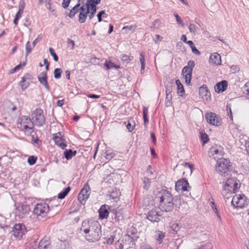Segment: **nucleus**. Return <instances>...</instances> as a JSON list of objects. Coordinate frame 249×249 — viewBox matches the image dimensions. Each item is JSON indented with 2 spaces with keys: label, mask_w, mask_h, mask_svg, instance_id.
<instances>
[{
  "label": "nucleus",
  "mask_w": 249,
  "mask_h": 249,
  "mask_svg": "<svg viewBox=\"0 0 249 249\" xmlns=\"http://www.w3.org/2000/svg\"><path fill=\"white\" fill-rule=\"evenodd\" d=\"M213 201H210V205L211 206V207H212V208L213 209V211L214 212V213H216L217 215V217L220 219H221V217L220 216V215L218 213V210H217V209L215 206V204L214 202V201H213V199H212Z\"/></svg>",
  "instance_id": "nucleus-40"
},
{
  "label": "nucleus",
  "mask_w": 249,
  "mask_h": 249,
  "mask_svg": "<svg viewBox=\"0 0 249 249\" xmlns=\"http://www.w3.org/2000/svg\"><path fill=\"white\" fill-rule=\"evenodd\" d=\"M120 195V192L119 190L117 189V188L113 189L112 191H111L110 193L109 194L110 198L115 201H116V199L118 198Z\"/></svg>",
  "instance_id": "nucleus-26"
},
{
  "label": "nucleus",
  "mask_w": 249,
  "mask_h": 249,
  "mask_svg": "<svg viewBox=\"0 0 249 249\" xmlns=\"http://www.w3.org/2000/svg\"><path fill=\"white\" fill-rule=\"evenodd\" d=\"M189 187L188 182L184 179L178 180L175 184V189L178 192L188 191Z\"/></svg>",
  "instance_id": "nucleus-12"
},
{
  "label": "nucleus",
  "mask_w": 249,
  "mask_h": 249,
  "mask_svg": "<svg viewBox=\"0 0 249 249\" xmlns=\"http://www.w3.org/2000/svg\"><path fill=\"white\" fill-rule=\"evenodd\" d=\"M37 158L36 157L34 156H30L28 159V163L30 165H32L36 163Z\"/></svg>",
  "instance_id": "nucleus-43"
},
{
  "label": "nucleus",
  "mask_w": 249,
  "mask_h": 249,
  "mask_svg": "<svg viewBox=\"0 0 249 249\" xmlns=\"http://www.w3.org/2000/svg\"><path fill=\"white\" fill-rule=\"evenodd\" d=\"M113 242H114V237L112 235L110 236V237L107 238L106 241L107 244L108 245L112 244Z\"/></svg>",
  "instance_id": "nucleus-55"
},
{
  "label": "nucleus",
  "mask_w": 249,
  "mask_h": 249,
  "mask_svg": "<svg viewBox=\"0 0 249 249\" xmlns=\"http://www.w3.org/2000/svg\"><path fill=\"white\" fill-rule=\"evenodd\" d=\"M44 3L46 8L50 10L51 8V0H44Z\"/></svg>",
  "instance_id": "nucleus-54"
},
{
  "label": "nucleus",
  "mask_w": 249,
  "mask_h": 249,
  "mask_svg": "<svg viewBox=\"0 0 249 249\" xmlns=\"http://www.w3.org/2000/svg\"><path fill=\"white\" fill-rule=\"evenodd\" d=\"M29 212V208L26 205H18L16 210V214L19 217L22 218L24 215Z\"/></svg>",
  "instance_id": "nucleus-16"
},
{
  "label": "nucleus",
  "mask_w": 249,
  "mask_h": 249,
  "mask_svg": "<svg viewBox=\"0 0 249 249\" xmlns=\"http://www.w3.org/2000/svg\"><path fill=\"white\" fill-rule=\"evenodd\" d=\"M101 0H88L87 2L91 3V4H98Z\"/></svg>",
  "instance_id": "nucleus-60"
},
{
  "label": "nucleus",
  "mask_w": 249,
  "mask_h": 249,
  "mask_svg": "<svg viewBox=\"0 0 249 249\" xmlns=\"http://www.w3.org/2000/svg\"><path fill=\"white\" fill-rule=\"evenodd\" d=\"M142 112H143V119L144 121V125L147 124L148 123V119L147 117V114H148V108L147 107H143L142 109Z\"/></svg>",
  "instance_id": "nucleus-36"
},
{
  "label": "nucleus",
  "mask_w": 249,
  "mask_h": 249,
  "mask_svg": "<svg viewBox=\"0 0 249 249\" xmlns=\"http://www.w3.org/2000/svg\"><path fill=\"white\" fill-rule=\"evenodd\" d=\"M165 232L163 231H156L155 233V238L159 244H161L163 241V239L165 237Z\"/></svg>",
  "instance_id": "nucleus-24"
},
{
  "label": "nucleus",
  "mask_w": 249,
  "mask_h": 249,
  "mask_svg": "<svg viewBox=\"0 0 249 249\" xmlns=\"http://www.w3.org/2000/svg\"><path fill=\"white\" fill-rule=\"evenodd\" d=\"M207 122L214 126H219L222 124V121L220 117L214 113H207L205 115Z\"/></svg>",
  "instance_id": "nucleus-9"
},
{
  "label": "nucleus",
  "mask_w": 249,
  "mask_h": 249,
  "mask_svg": "<svg viewBox=\"0 0 249 249\" xmlns=\"http://www.w3.org/2000/svg\"><path fill=\"white\" fill-rule=\"evenodd\" d=\"M62 72V71L60 68H56L54 70L53 74L54 77L55 79H59L61 76V73Z\"/></svg>",
  "instance_id": "nucleus-39"
},
{
  "label": "nucleus",
  "mask_w": 249,
  "mask_h": 249,
  "mask_svg": "<svg viewBox=\"0 0 249 249\" xmlns=\"http://www.w3.org/2000/svg\"><path fill=\"white\" fill-rule=\"evenodd\" d=\"M126 126L129 132H132L134 128L135 125H132L131 124L128 122L127 124L126 125Z\"/></svg>",
  "instance_id": "nucleus-51"
},
{
  "label": "nucleus",
  "mask_w": 249,
  "mask_h": 249,
  "mask_svg": "<svg viewBox=\"0 0 249 249\" xmlns=\"http://www.w3.org/2000/svg\"><path fill=\"white\" fill-rule=\"evenodd\" d=\"M90 193L89 186L87 183L81 190L78 195V199L81 203H82V201H85L89 198Z\"/></svg>",
  "instance_id": "nucleus-13"
},
{
  "label": "nucleus",
  "mask_w": 249,
  "mask_h": 249,
  "mask_svg": "<svg viewBox=\"0 0 249 249\" xmlns=\"http://www.w3.org/2000/svg\"><path fill=\"white\" fill-rule=\"evenodd\" d=\"M105 14V11H101L97 14V18L99 22H101L102 21V16Z\"/></svg>",
  "instance_id": "nucleus-53"
},
{
  "label": "nucleus",
  "mask_w": 249,
  "mask_h": 249,
  "mask_svg": "<svg viewBox=\"0 0 249 249\" xmlns=\"http://www.w3.org/2000/svg\"><path fill=\"white\" fill-rule=\"evenodd\" d=\"M215 170L221 176L228 175L231 170V162L224 158L219 159L216 164Z\"/></svg>",
  "instance_id": "nucleus-3"
},
{
  "label": "nucleus",
  "mask_w": 249,
  "mask_h": 249,
  "mask_svg": "<svg viewBox=\"0 0 249 249\" xmlns=\"http://www.w3.org/2000/svg\"><path fill=\"white\" fill-rule=\"evenodd\" d=\"M76 154V151H72L71 149L66 150L64 152L65 157L67 160L71 159Z\"/></svg>",
  "instance_id": "nucleus-30"
},
{
  "label": "nucleus",
  "mask_w": 249,
  "mask_h": 249,
  "mask_svg": "<svg viewBox=\"0 0 249 249\" xmlns=\"http://www.w3.org/2000/svg\"><path fill=\"white\" fill-rule=\"evenodd\" d=\"M25 65V63H23L22 65L21 64H19V65H18L16 66L14 68L11 69L9 71V74H12L15 72L16 71L19 70L22 66H24Z\"/></svg>",
  "instance_id": "nucleus-42"
},
{
  "label": "nucleus",
  "mask_w": 249,
  "mask_h": 249,
  "mask_svg": "<svg viewBox=\"0 0 249 249\" xmlns=\"http://www.w3.org/2000/svg\"><path fill=\"white\" fill-rule=\"evenodd\" d=\"M200 139L202 141L203 144H205L208 141V135L207 134L203 131L200 132Z\"/></svg>",
  "instance_id": "nucleus-38"
},
{
  "label": "nucleus",
  "mask_w": 249,
  "mask_h": 249,
  "mask_svg": "<svg viewBox=\"0 0 249 249\" xmlns=\"http://www.w3.org/2000/svg\"><path fill=\"white\" fill-rule=\"evenodd\" d=\"M191 49H192V52L194 54H196V55H199L200 54V52L198 50V49H197L196 48L195 46H194L193 47H192L191 48Z\"/></svg>",
  "instance_id": "nucleus-59"
},
{
  "label": "nucleus",
  "mask_w": 249,
  "mask_h": 249,
  "mask_svg": "<svg viewBox=\"0 0 249 249\" xmlns=\"http://www.w3.org/2000/svg\"><path fill=\"white\" fill-rule=\"evenodd\" d=\"M226 107H227V113L228 114V115H229L230 116V119L232 120L233 119V117H232V112H231V105H227L226 106Z\"/></svg>",
  "instance_id": "nucleus-47"
},
{
  "label": "nucleus",
  "mask_w": 249,
  "mask_h": 249,
  "mask_svg": "<svg viewBox=\"0 0 249 249\" xmlns=\"http://www.w3.org/2000/svg\"><path fill=\"white\" fill-rule=\"evenodd\" d=\"M209 62L213 65H220L221 64L220 55L217 53H211L209 58Z\"/></svg>",
  "instance_id": "nucleus-15"
},
{
  "label": "nucleus",
  "mask_w": 249,
  "mask_h": 249,
  "mask_svg": "<svg viewBox=\"0 0 249 249\" xmlns=\"http://www.w3.org/2000/svg\"><path fill=\"white\" fill-rule=\"evenodd\" d=\"M38 249H51L50 241L46 238H43L39 243Z\"/></svg>",
  "instance_id": "nucleus-22"
},
{
  "label": "nucleus",
  "mask_w": 249,
  "mask_h": 249,
  "mask_svg": "<svg viewBox=\"0 0 249 249\" xmlns=\"http://www.w3.org/2000/svg\"><path fill=\"white\" fill-rule=\"evenodd\" d=\"M160 22V20L159 19H156L155 20L152 25L153 26L151 27V28H158V26H157V24Z\"/></svg>",
  "instance_id": "nucleus-63"
},
{
  "label": "nucleus",
  "mask_w": 249,
  "mask_h": 249,
  "mask_svg": "<svg viewBox=\"0 0 249 249\" xmlns=\"http://www.w3.org/2000/svg\"><path fill=\"white\" fill-rule=\"evenodd\" d=\"M133 59V57L132 56H128L124 54H122L121 57V60L126 64L128 63Z\"/></svg>",
  "instance_id": "nucleus-37"
},
{
  "label": "nucleus",
  "mask_w": 249,
  "mask_h": 249,
  "mask_svg": "<svg viewBox=\"0 0 249 249\" xmlns=\"http://www.w3.org/2000/svg\"><path fill=\"white\" fill-rule=\"evenodd\" d=\"M246 197L245 196L242 194L241 197L239 201V204L236 205V208H243L245 207L246 205H247V203L246 201Z\"/></svg>",
  "instance_id": "nucleus-32"
},
{
  "label": "nucleus",
  "mask_w": 249,
  "mask_h": 249,
  "mask_svg": "<svg viewBox=\"0 0 249 249\" xmlns=\"http://www.w3.org/2000/svg\"><path fill=\"white\" fill-rule=\"evenodd\" d=\"M80 231L89 242L98 241L102 236L101 226L97 221H84L82 222Z\"/></svg>",
  "instance_id": "nucleus-1"
},
{
  "label": "nucleus",
  "mask_w": 249,
  "mask_h": 249,
  "mask_svg": "<svg viewBox=\"0 0 249 249\" xmlns=\"http://www.w3.org/2000/svg\"><path fill=\"white\" fill-rule=\"evenodd\" d=\"M49 211V206L46 203H38L34 207L33 213L37 217H44Z\"/></svg>",
  "instance_id": "nucleus-8"
},
{
  "label": "nucleus",
  "mask_w": 249,
  "mask_h": 249,
  "mask_svg": "<svg viewBox=\"0 0 249 249\" xmlns=\"http://www.w3.org/2000/svg\"><path fill=\"white\" fill-rule=\"evenodd\" d=\"M189 29L190 32L193 34H196V26L193 24H190L189 26Z\"/></svg>",
  "instance_id": "nucleus-45"
},
{
  "label": "nucleus",
  "mask_w": 249,
  "mask_h": 249,
  "mask_svg": "<svg viewBox=\"0 0 249 249\" xmlns=\"http://www.w3.org/2000/svg\"><path fill=\"white\" fill-rule=\"evenodd\" d=\"M175 16L176 17V20H177V22L178 24H181L182 26H183L184 24L183 23V21H182L181 18L177 14H175Z\"/></svg>",
  "instance_id": "nucleus-52"
},
{
  "label": "nucleus",
  "mask_w": 249,
  "mask_h": 249,
  "mask_svg": "<svg viewBox=\"0 0 249 249\" xmlns=\"http://www.w3.org/2000/svg\"><path fill=\"white\" fill-rule=\"evenodd\" d=\"M160 212L157 209H152L146 215V218L151 222H159L160 221L161 215Z\"/></svg>",
  "instance_id": "nucleus-10"
},
{
  "label": "nucleus",
  "mask_w": 249,
  "mask_h": 249,
  "mask_svg": "<svg viewBox=\"0 0 249 249\" xmlns=\"http://www.w3.org/2000/svg\"><path fill=\"white\" fill-rule=\"evenodd\" d=\"M42 39L41 35L38 36L34 40L33 42V46L34 47Z\"/></svg>",
  "instance_id": "nucleus-50"
},
{
  "label": "nucleus",
  "mask_w": 249,
  "mask_h": 249,
  "mask_svg": "<svg viewBox=\"0 0 249 249\" xmlns=\"http://www.w3.org/2000/svg\"><path fill=\"white\" fill-rule=\"evenodd\" d=\"M70 190L71 188L70 187H68L67 188H65L64 191L58 194V198L61 199L64 198L65 196L68 195Z\"/></svg>",
  "instance_id": "nucleus-35"
},
{
  "label": "nucleus",
  "mask_w": 249,
  "mask_h": 249,
  "mask_svg": "<svg viewBox=\"0 0 249 249\" xmlns=\"http://www.w3.org/2000/svg\"><path fill=\"white\" fill-rule=\"evenodd\" d=\"M160 208L162 211L169 212L174 208L173 197L167 190H162L160 192Z\"/></svg>",
  "instance_id": "nucleus-2"
},
{
  "label": "nucleus",
  "mask_w": 249,
  "mask_h": 249,
  "mask_svg": "<svg viewBox=\"0 0 249 249\" xmlns=\"http://www.w3.org/2000/svg\"><path fill=\"white\" fill-rule=\"evenodd\" d=\"M113 156L114 155L112 153H107L106 155V158L109 160L113 158Z\"/></svg>",
  "instance_id": "nucleus-64"
},
{
  "label": "nucleus",
  "mask_w": 249,
  "mask_h": 249,
  "mask_svg": "<svg viewBox=\"0 0 249 249\" xmlns=\"http://www.w3.org/2000/svg\"><path fill=\"white\" fill-rule=\"evenodd\" d=\"M49 52H50V54L52 56H53L54 60L55 62L58 61V57L57 55L56 54V53H55L54 50L52 48H49Z\"/></svg>",
  "instance_id": "nucleus-44"
},
{
  "label": "nucleus",
  "mask_w": 249,
  "mask_h": 249,
  "mask_svg": "<svg viewBox=\"0 0 249 249\" xmlns=\"http://www.w3.org/2000/svg\"><path fill=\"white\" fill-rule=\"evenodd\" d=\"M71 0H63L62 2V6L64 8H66L68 7Z\"/></svg>",
  "instance_id": "nucleus-56"
},
{
  "label": "nucleus",
  "mask_w": 249,
  "mask_h": 249,
  "mask_svg": "<svg viewBox=\"0 0 249 249\" xmlns=\"http://www.w3.org/2000/svg\"><path fill=\"white\" fill-rule=\"evenodd\" d=\"M238 188L237 180L233 178H228L223 187L222 195L223 196H225L227 194L235 193Z\"/></svg>",
  "instance_id": "nucleus-6"
},
{
  "label": "nucleus",
  "mask_w": 249,
  "mask_h": 249,
  "mask_svg": "<svg viewBox=\"0 0 249 249\" xmlns=\"http://www.w3.org/2000/svg\"><path fill=\"white\" fill-rule=\"evenodd\" d=\"M109 207L107 205L105 204L101 206L98 211L100 219H107L108 217L109 213Z\"/></svg>",
  "instance_id": "nucleus-19"
},
{
  "label": "nucleus",
  "mask_w": 249,
  "mask_h": 249,
  "mask_svg": "<svg viewBox=\"0 0 249 249\" xmlns=\"http://www.w3.org/2000/svg\"><path fill=\"white\" fill-rule=\"evenodd\" d=\"M80 12L79 15V21L82 23L85 22L87 17V10L83 6L80 7Z\"/></svg>",
  "instance_id": "nucleus-23"
},
{
  "label": "nucleus",
  "mask_w": 249,
  "mask_h": 249,
  "mask_svg": "<svg viewBox=\"0 0 249 249\" xmlns=\"http://www.w3.org/2000/svg\"><path fill=\"white\" fill-rule=\"evenodd\" d=\"M143 183L144 184L143 187L147 189L150 186V181L149 179L144 178L143 180Z\"/></svg>",
  "instance_id": "nucleus-46"
},
{
  "label": "nucleus",
  "mask_w": 249,
  "mask_h": 249,
  "mask_svg": "<svg viewBox=\"0 0 249 249\" xmlns=\"http://www.w3.org/2000/svg\"><path fill=\"white\" fill-rule=\"evenodd\" d=\"M37 78L40 83L45 87L47 91H49L50 87L47 82V72L45 71L41 72L38 75Z\"/></svg>",
  "instance_id": "nucleus-18"
},
{
  "label": "nucleus",
  "mask_w": 249,
  "mask_h": 249,
  "mask_svg": "<svg viewBox=\"0 0 249 249\" xmlns=\"http://www.w3.org/2000/svg\"><path fill=\"white\" fill-rule=\"evenodd\" d=\"M80 4H77L75 6H74L71 10L70 14H69V17L70 18H72L74 17V16L77 14L79 10H80Z\"/></svg>",
  "instance_id": "nucleus-31"
},
{
  "label": "nucleus",
  "mask_w": 249,
  "mask_h": 249,
  "mask_svg": "<svg viewBox=\"0 0 249 249\" xmlns=\"http://www.w3.org/2000/svg\"><path fill=\"white\" fill-rule=\"evenodd\" d=\"M184 167L185 168L189 169L190 171V173L191 174L192 173L193 170V165L192 164H191V163H190L189 162H186L184 164Z\"/></svg>",
  "instance_id": "nucleus-49"
},
{
  "label": "nucleus",
  "mask_w": 249,
  "mask_h": 249,
  "mask_svg": "<svg viewBox=\"0 0 249 249\" xmlns=\"http://www.w3.org/2000/svg\"><path fill=\"white\" fill-rule=\"evenodd\" d=\"M24 6L20 8L16 15L15 18L19 19V18L21 17V14L23 13Z\"/></svg>",
  "instance_id": "nucleus-48"
},
{
  "label": "nucleus",
  "mask_w": 249,
  "mask_h": 249,
  "mask_svg": "<svg viewBox=\"0 0 249 249\" xmlns=\"http://www.w3.org/2000/svg\"><path fill=\"white\" fill-rule=\"evenodd\" d=\"M210 152L213 156H216L214 158H217L218 156H222L224 155L223 148L221 146L213 147L211 148Z\"/></svg>",
  "instance_id": "nucleus-21"
},
{
  "label": "nucleus",
  "mask_w": 249,
  "mask_h": 249,
  "mask_svg": "<svg viewBox=\"0 0 249 249\" xmlns=\"http://www.w3.org/2000/svg\"><path fill=\"white\" fill-rule=\"evenodd\" d=\"M31 121L33 125L40 127L45 123V118L43 110L40 108H36L34 110L31 115Z\"/></svg>",
  "instance_id": "nucleus-5"
},
{
  "label": "nucleus",
  "mask_w": 249,
  "mask_h": 249,
  "mask_svg": "<svg viewBox=\"0 0 249 249\" xmlns=\"http://www.w3.org/2000/svg\"><path fill=\"white\" fill-rule=\"evenodd\" d=\"M67 43H68V44H70V45H71L72 49H73L74 48V45H75V43H74V41L70 39V38H68L67 39Z\"/></svg>",
  "instance_id": "nucleus-62"
},
{
  "label": "nucleus",
  "mask_w": 249,
  "mask_h": 249,
  "mask_svg": "<svg viewBox=\"0 0 249 249\" xmlns=\"http://www.w3.org/2000/svg\"><path fill=\"white\" fill-rule=\"evenodd\" d=\"M241 196L242 195H235L233 196L231 203L234 207L236 208V205L239 204V201L241 197Z\"/></svg>",
  "instance_id": "nucleus-34"
},
{
  "label": "nucleus",
  "mask_w": 249,
  "mask_h": 249,
  "mask_svg": "<svg viewBox=\"0 0 249 249\" xmlns=\"http://www.w3.org/2000/svg\"><path fill=\"white\" fill-rule=\"evenodd\" d=\"M104 66L106 68L107 70H109L113 68H115L117 70L120 68L119 66L115 65L112 62L107 61H106L104 63Z\"/></svg>",
  "instance_id": "nucleus-33"
},
{
  "label": "nucleus",
  "mask_w": 249,
  "mask_h": 249,
  "mask_svg": "<svg viewBox=\"0 0 249 249\" xmlns=\"http://www.w3.org/2000/svg\"><path fill=\"white\" fill-rule=\"evenodd\" d=\"M17 126L21 131L29 134H31L34 131V125L31 119L27 116H22L18 119Z\"/></svg>",
  "instance_id": "nucleus-4"
},
{
  "label": "nucleus",
  "mask_w": 249,
  "mask_h": 249,
  "mask_svg": "<svg viewBox=\"0 0 249 249\" xmlns=\"http://www.w3.org/2000/svg\"><path fill=\"white\" fill-rule=\"evenodd\" d=\"M32 48L30 41H27L25 46V55L27 57L28 54L31 52Z\"/></svg>",
  "instance_id": "nucleus-41"
},
{
  "label": "nucleus",
  "mask_w": 249,
  "mask_h": 249,
  "mask_svg": "<svg viewBox=\"0 0 249 249\" xmlns=\"http://www.w3.org/2000/svg\"><path fill=\"white\" fill-rule=\"evenodd\" d=\"M200 96L203 100L207 101L211 99V93L206 85H203L199 89Z\"/></svg>",
  "instance_id": "nucleus-17"
},
{
  "label": "nucleus",
  "mask_w": 249,
  "mask_h": 249,
  "mask_svg": "<svg viewBox=\"0 0 249 249\" xmlns=\"http://www.w3.org/2000/svg\"><path fill=\"white\" fill-rule=\"evenodd\" d=\"M25 227L22 224H16L12 230L13 235L17 239H20L25 232Z\"/></svg>",
  "instance_id": "nucleus-11"
},
{
  "label": "nucleus",
  "mask_w": 249,
  "mask_h": 249,
  "mask_svg": "<svg viewBox=\"0 0 249 249\" xmlns=\"http://www.w3.org/2000/svg\"><path fill=\"white\" fill-rule=\"evenodd\" d=\"M228 83L225 80H223L217 83L214 86L215 91L217 93L224 91L227 88Z\"/></svg>",
  "instance_id": "nucleus-20"
},
{
  "label": "nucleus",
  "mask_w": 249,
  "mask_h": 249,
  "mask_svg": "<svg viewBox=\"0 0 249 249\" xmlns=\"http://www.w3.org/2000/svg\"><path fill=\"white\" fill-rule=\"evenodd\" d=\"M140 61L141 65L145 64V57L143 53H140Z\"/></svg>",
  "instance_id": "nucleus-57"
},
{
  "label": "nucleus",
  "mask_w": 249,
  "mask_h": 249,
  "mask_svg": "<svg viewBox=\"0 0 249 249\" xmlns=\"http://www.w3.org/2000/svg\"><path fill=\"white\" fill-rule=\"evenodd\" d=\"M176 83L177 86L178 94L180 96H183L185 92L183 85L179 80H176Z\"/></svg>",
  "instance_id": "nucleus-27"
},
{
  "label": "nucleus",
  "mask_w": 249,
  "mask_h": 249,
  "mask_svg": "<svg viewBox=\"0 0 249 249\" xmlns=\"http://www.w3.org/2000/svg\"><path fill=\"white\" fill-rule=\"evenodd\" d=\"M96 4H91V3L86 2V9L87 10V13H89V12H93V13H95L96 12Z\"/></svg>",
  "instance_id": "nucleus-29"
},
{
  "label": "nucleus",
  "mask_w": 249,
  "mask_h": 249,
  "mask_svg": "<svg viewBox=\"0 0 249 249\" xmlns=\"http://www.w3.org/2000/svg\"><path fill=\"white\" fill-rule=\"evenodd\" d=\"M30 85L29 81L28 80V78L25 76L21 78V80L19 83V86L21 87L22 90H24L27 89Z\"/></svg>",
  "instance_id": "nucleus-25"
},
{
  "label": "nucleus",
  "mask_w": 249,
  "mask_h": 249,
  "mask_svg": "<svg viewBox=\"0 0 249 249\" xmlns=\"http://www.w3.org/2000/svg\"><path fill=\"white\" fill-rule=\"evenodd\" d=\"M53 139L54 142L56 145L61 147L62 149H65L67 145L64 142V140L63 139L61 133L58 132L53 134Z\"/></svg>",
  "instance_id": "nucleus-14"
},
{
  "label": "nucleus",
  "mask_w": 249,
  "mask_h": 249,
  "mask_svg": "<svg viewBox=\"0 0 249 249\" xmlns=\"http://www.w3.org/2000/svg\"><path fill=\"white\" fill-rule=\"evenodd\" d=\"M116 249H123L124 245L119 241L115 243Z\"/></svg>",
  "instance_id": "nucleus-58"
},
{
  "label": "nucleus",
  "mask_w": 249,
  "mask_h": 249,
  "mask_svg": "<svg viewBox=\"0 0 249 249\" xmlns=\"http://www.w3.org/2000/svg\"><path fill=\"white\" fill-rule=\"evenodd\" d=\"M172 100H166L165 105L166 107H170L172 105Z\"/></svg>",
  "instance_id": "nucleus-61"
},
{
  "label": "nucleus",
  "mask_w": 249,
  "mask_h": 249,
  "mask_svg": "<svg viewBox=\"0 0 249 249\" xmlns=\"http://www.w3.org/2000/svg\"><path fill=\"white\" fill-rule=\"evenodd\" d=\"M195 66V62L193 60H189L187 63V65L182 69V74L184 77L186 84L189 85L191 83L193 69Z\"/></svg>",
  "instance_id": "nucleus-7"
},
{
  "label": "nucleus",
  "mask_w": 249,
  "mask_h": 249,
  "mask_svg": "<svg viewBox=\"0 0 249 249\" xmlns=\"http://www.w3.org/2000/svg\"><path fill=\"white\" fill-rule=\"evenodd\" d=\"M137 27V26L136 24H134L130 26H124L122 30H126V33L127 34H132L135 31Z\"/></svg>",
  "instance_id": "nucleus-28"
}]
</instances>
